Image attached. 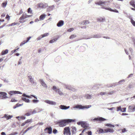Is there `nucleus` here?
Masks as SVG:
<instances>
[{"label": "nucleus", "mask_w": 135, "mask_h": 135, "mask_svg": "<svg viewBox=\"0 0 135 135\" xmlns=\"http://www.w3.org/2000/svg\"><path fill=\"white\" fill-rule=\"evenodd\" d=\"M75 121V119H64L57 121L55 122V123L56 124H58L59 126L62 127L65 126L67 123L74 122Z\"/></svg>", "instance_id": "1"}, {"label": "nucleus", "mask_w": 135, "mask_h": 135, "mask_svg": "<svg viewBox=\"0 0 135 135\" xmlns=\"http://www.w3.org/2000/svg\"><path fill=\"white\" fill-rule=\"evenodd\" d=\"M101 37V35L100 34H98L96 35H91L90 36V37H88V38L83 37L79 39H78L77 41H79L83 39H88L92 38H98Z\"/></svg>", "instance_id": "2"}, {"label": "nucleus", "mask_w": 135, "mask_h": 135, "mask_svg": "<svg viewBox=\"0 0 135 135\" xmlns=\"http://www.w3.org/2000/svg\"><path fill=\"white\" fill-rule=\"evenodd\" d=\"M62 85L66 89H67L71 90L73 91H76V89L75 88L70 85H66L64 83H62Z\"/></svg>", "instance_id": "3"}, {"label": "nucleus", "mask_w": 135, "mask_h": 135, "mask_svg": "<svg viewBox=\"0 0 135 135\" xmlns=\"http://www.w3.org/2000/svg\"><path fill=\"white\" fill-rule=\"evenodd\" d=\"M63 133L64 134L70 135L71 134L70 128L69 127H65L64 129Z\"/></svg>", "instance_id": "4"}, {"label": "nucleus", "mask_w": 135, "mask_h": 135, "mask_svg": "<svg viewBox=\"0 0 135 135\" xmlns=\"http://www.w3.org/2000/svg\"><path fill=\"white\" fill-rule=\"evenodd\" d=\"M91 120L93 121H103L105 120H107V119L104 118L102 117H98L97 118H95L94 119H91Z\"/></svg>", "instance_id": "5"}, {"label": "nucleus", "mask_w": 135, "mask_h": 135, "mask_svg": "<svg viewBox=\"0 0 135 135\" xmlns=\"http://www.w3.org/2000/svg\"><path fill=\"white\" fill-rule=\"evenodd\" d=\"M2 86V84H0V87ZM0 94L3 95V97L2 98V99H5L8 98V97L6 96L7 93L5 92H0Z\"/></svg>", "instance_id": "6"}, {"label": "nucleus", "mask_w": 135, "mask_h": 135, "mask_svg": "<svg viewBox=\"0 0 135 135\" xmlns=\"http://www.w3.org/2000/svg\"><path fill=\"white\" fill-rule=\"evenodd\" d=\"M28 80H29V81L32 84H36V83L34 81L33 78H32L31 76H28Z\"/></svg>", "instance_id": "7"}, {"label": "nucleus", "mask_w": 135, "mask_h": 135, "mask_svg": "<svg viewBox=\"0 0 135 135\" xmlns=\"http://www.w3.org/2000/svg\"><path fill=\"white\" fill-rule=\"evenodd\" d=\"M9 94L11 96L13 94H22V93L20 91H11L9 93Z\"/></svg>", "instance_id": "8"}, {"label": "nucleus", "mask_w": 135, "mask_h": 135, "mask_svg": "<svg viewBox=\"0 0 135 135\" xmlns=\"http://www.w3.org/2000/svg\"><path fill=\"white\" fill-rule=\"evenodd\" d=\"M39 80L40 83L43 87L45 88H47V86L46 84L45 83L42 79H40Z\"/></svg>", "instance_id": "9"}, {"label": "nucleus", "mask_w": 135, "mask_h": 135, "mask_svg": "<svg viewBox=\"0 0 135 135\" xmlns=\"http://www.w3.org/2000/svg\"><path fill=\"white\" fill-rule=\"evenodd\" d=\"M45 102L50 105H55L56 104V103L55 102L50 100H45Z\"/></svg>", "instance_id": "10"}, {"label": "nucleus", "mask_w": 135, "mask_h": 135, "mask_svg": "<svg viewBox=\"0 0 135 135\" xmlns=\"http://www.w3.org/2000/svg\"><path fill=\"white\" fill-rule=\"evenodd\" d=\"M46 5V4H44L43 3H39L37 4V7L39 8H45Z\"/></svg>", "instance_id": "11"}, {"label": "nucleus", "mask_w": 135, "mask_h": 135, "mask_svg": "<svg viewBox=\"0 0 135 135\" xmlns=\"http://www.w3.org/2000/svg\"><path fill=\"white\" fill-rule=\"evenodd\" d=\"M126 108H122L120 106L118 107H117V111H120L123 112H125L126 111Z\"/></svg>", "instance_id": "12"}, {"label": "nucleus", "mask_w": 135, "mask_h": 135, "mask_svg": "<svg viewBox=\"0 0 135 135\" xmlns=\"http://www.w3.org/2000/svg\"><path fill=\"white\" fill-rule=\"evenodd\" d=\"M59 108L62 110H66L69 108H70L69 106H66L64 105H61L59 106Z\"/></svg>", "instance_id": "13"}, {"label": "nucleus", "mask_w": 135, "mask_h": 135, "mask_svg": "<svg viewBox=\"0 0 135 135\" xmlns=\"http://www.w3.org/2000/svg\"><path fill=\"white\" fill-rule=\"evenodd\" d=\"M106 2L105 1L103 2L102 1H100L98 2H95V4L103 6L104 4Z\"/></svg>", "instance_id": "14"}, {"label": "nucleus", "mask_w": 135, "mask_h": 135, "mask_svg": "<svg viewBox=\"0 0 135 135\" xmlns=\"http://www.w3.org/2000/svg\"><path fill=\"white\" fill-rule=\"evenodd\" d=\"M64 21L63 20L59 21L57 24V26L58 27H60L63 25Z\"/></svg>", "instance_id": "15"}, {"label": "nucleus", "mask_w": 135, "mask_h": 135, "mask_svg": "<svg viewBox=\"0 0 135 135\" xmlns=\"http://www.w3.org/2000/svg\"><path fill=\"white\" fill-rule=\"evenodd\" d=\"M85 108V106H82L81 105L78 104L75 105L74 108H78L82 109L84 108Z\"/></svg>", "instance_id": "16"}, {"label": "nucleus", "mask_w": 135, "mask_h": 135, "mask_svg": "<svg viewBox=\"0 0 135 135\" xmlns=\"http://www.w3.org/2000/svg\"><path fill=\"white\" fill-rule=\"evenodd\" d=\"M47 130V133L49 134H51L52 132V129L51 127H47L45 129V131Z\"/></svg>", "instance_id": "17"}, {"label": "nucleus", "mask_w": 135, "mask_h": 135, "mask_svg": "<svg viewBox=\"0 0 135 135\" xmlns=\"http://www.w3.org/2000/svg\"><path fill=\"white\" fill-rule=\"evenodd\" d=\"M114 132V130L112 129L108 128L105 129V132L107 133L108 132L110 133H113Z\"/></svg>", "instance_id": "18"}, {"label": "nucleus", "mask_w": 135, "mask_h": 135, "mask_svg": "<svg viewBox=\"0 0 135 135\" xmlns=\"http://www.w3.org/2000/svg\"><path fill=\"white\" fill-rule=\"evenodd\" d=\"M26 13H23L22 15V16L20 18L19 20H20V23H22L21 20H23L24 19L26 18Z\"/></svg>", "instance_id": "19"}, {"label": "nucleus", "mask_w": 135, "mask_h": 135, "mask_svg": "<svg viewBox=\"0 0 135 135\" xmlns=\"http://www.w3.org/2000/svg\"><path fill=\"white\" fill-rule=\"evenodd\" d=\"M81 124V126L84 128H87L88 127V124H87L85 122H83Z\"/></svg>", "instance_id": "20"}, {"label": "nucleus", "mask_w": 135, "mask_h": 135, "mask_svg": "<svg viewBox=\"0 0 135 135\" xmlns=\"http://www.w3.org/2000/svg\"><path fill=\"white\" fill-rule=\"evenodd\" d=\"M97 20L98 22H103V21H105V19L104 17L103 18L102 17H100L98 18L97 19Z\"/></svg>", "instance_id": "21"}, {"label": "nucleus", "mask_w": 135, "mask_h": 135, "mask_svg": "<svg viewBox=\"0 0 135 135\" xmlns=\"http://www.w3.org/2000/svg\"><path fill=\"white\" fill-rule=\"evenodd\" d=\"M13 116L12 115H8L7 114H5L4 115V116L2 118H6L7 120H8L11 118Z\"/></svg>", "instance_id": "22"}, {"label": "nucleus", "mask_w": 135, "mask_h": 135, "mask_svg": "<svg viewBox=\"0 0 135 135\" xmlns=\"http://www.w3.org/2000/svg\"><path fill=\"white\" fill-rule=\"evenodd\" d=\"M84 97L87 99H91L92 98V97L91 95L89 94L85 95Z\"/></svg>", "instance_id": "23"}, {"label": "nucleus", "mask_w": 135, "mask_h": 135, "mask_svg": "<svg viewBox=\"0 0 135 135\" xmlns=\"http://www.w3.org/2000/svg\"><path fill=\"white\" fill-rule=\"evenodd\" d=\"M72 129L71 130V132H72V134H75L76 133V128L75 127H72Z\"/></svg>", "instance_id": "24"}, {"label": "nucleus", "mask_w": 135, "mask_h": 135, "mask_svg": "<svg viewBox=\"0 0 135 135\" xmlns=\"http://www.w3.org/2000/svg\"><path fill=\"white\" fill-rule=\"evenodd\" d=\"M46 15L44 14H42L39 17V19L40 20H43L45 17Z\"/></svg>", "instance_id": "25"}, {"label": "nucleus", "mask_w": 135, "mask_h": 135, "mask_svg": "<svg viewBox=\"0 0 135 135\" xmlns=\"http://www.w3.org/2000/svg\"><path fill=\"white\" fill-rule=\"evenodd\" d=\"M52 88V89L54 90L56 92L58 93V91L60 90V89H59L57 88V87L55 86H53Z\"/></svg>", "instance_id": "26"}, {"label": "nucleus", "mask_w": 135, "mask_h": 135, "mask_svg": "<svg viewBox=\"0 0 135 135\" xmlns=\"http://www.w3.org/2000/svg\"><path fill=\"white\" fill-rule=\"evenodd\" d=\"M22 100H23V101H24L26 102L29 103L30 102L29 100L28 99L26 98L22 97Z\"/></svg>", "instance_id": "27"}, {"label": "nucleus", "mask_w": 135, "mask_h": 135, "mask_svg": "<svg viewBox=\"0 0 135 135\" xmlns=\"http://www.w3.org/2000/svg\"><path fill=\"white\" fill-rule=\"evenodd\" d=\"M89 23V21L88 20L84 21L81 22V24L86 25Z\"/></svg>", "instance_id": "28"}, {"label": "nucleus", "mask_w": 135, "mask_h": 135, "mask_svg": "<svg viewBox=\"0 0 135 135\" xmlns=\"http://www.w3.org/2000/svg\"><path fill=\"white\" fill-rule=\"evenodd\" d=\"M58 40V38H54L51 40H50L49 41V43H52L55 42L57 40Z\"/></svg>", "instance_id": "29"}, {"label": "nucleus", "mask_w": 135, "mask_h": 135, "mask_svg": "<svg viewBox=\"0 0 135 135\" xmlns=\"http://www.w3.org/2000/svg\"><path fill=\"white\" fill-rule=\"evenodd\" d=\"M8 50L7 49H6L4 51H3L1 52L2 55H4L8 53Z\"/></svg>", "instance_id": "30"}, {"label": "nucleus", "mask_w": 135, "mask_h": 135, "mask_svg": "<svg viewBox=\"0 0 135 135\" xmlns=\"http://www.w3.org/2000/svg\"><path fill=\"white\" fill-rule=\"evenodd\" d=\"M133 105H131L129 106L128 107V110L130 112H133Z\"/></svg>", "instance_id": "31"}, {"label": "nucleus", "mask_w": 135, "mask_h": 135, "mask_svg": "<svg viewBox=\"0 0 135 135\" xmlns=\"http://www.w3.org/2000/svg\"><path fill=\"white\" fill-rule=\"evenodd\" d=\"M99 133H105V131H104L102 129L99 128Z\"/></svg>", "instance_id": "32"}, {"label": "nucleus", "mask_w": 135, "mask_h": 135, "mask_svg": "<svg viewBox=\"0 0 135 135\" xmlns=\"http://www.w3.org/2000/svg\"><path fill=\"white\" fill-rule=\"evenodd\" d=\"M105 126H107L110 127H115L114 126V125H113L109 123H107L106 124Z\"/></svg>", "instance_id": "33"}, {"label": "nucleus", "mask_w": 135, "mask_h": 135, "mask_svg": "<svg viewBox=\"0 0 135 135\" xmlns=\"http://www.w3.org/2000/svg\"><path fill=\"white\" fill-rule=\"evenodd\" d=\"M99 85V84L97 85H94L91 88L92 89H96L98 88V85Z\"/></svg>", "instance_id": "34"}, {"label": "nucleus", "mask_w": 135, "mask_h": 135, "mask_svg": "<svg viewBox=\"0 0 135 135\" xmlns=\"http://www.w3.org/2000/svg\"><path fill=\"white\" fill-rule=\"evenodd\" d=\"M108 9L109 11H110L113 12H115L116 13H118V11L116 9Z\"/></svg>", "instance_id": "35"}, {"label": "nucleus", "mask_w": 135, "mask_h": 135, "mask_svg": "<svg viewBox=\"0 0 135 135\" xmlns=\"http://www.w3.org/2000/svg\"><path fill=\"white\" fill-rule=\"evenodd\" d=\"M130 4L133 6L135 8V1H132L130 2Z\"/></svg>", "instance_id": "36"}, {"label": "nucleus", "mask_w": 135, "mask_h": 135, "mask_svg": "<svg viewBox=\"0 0 135 135\" xmlns=\"http://www.w3.org/2000/svg\"><path fill=\"white\" fill-rule=\"evenodd\" d=\"M49 35V33H45L43 35H41L42 36V37H44L47 36Z\"/></svg>", "instance_id": "37"}, {"label": "nucleus", "mask_w": 135, "mask_h": 135, "mask_svg": "<svg viewBox=\"0 0 135 135\" xmlns=\"http://www.w3.org/2000/svg\"><path fill=\"white\" fill-rule=\"evenodd\" d=\"M76 37V36L75 35H71L70 37L69 38L70 39H73L75 38Z\"/></svg>", "instance_id": "38"}, {"label": "nucleus", "mask_w": 135, "mask_h": 135, "mask_svg": "<svg viewBox=\"0 0 135 135\" xmlns=\"http://www.w3.org/2000/svg\"><path fill=\"white\" fill-rule=\"evenodd\" d=\"M32 102L34 103H36L38 102H39V100L36 99H33L32 101Z\"/></svg>", "instance_id": "39"}, {"label": "nucleus", "mask_w": 135, "mask_h": 135, "mask_svg": "<svg viewBox=\"0 0 135 135\" xmlns=\"http://www.w3.org/2000/svg\"><path fill=\"white\" fill-rule=\"evenodd\" d=\"M7 4V2H3L2 4V6L3 7H5Z\"/></svg>", "instance_id": "40"}, {"label": "nucleus", "mask_w": 135, "mask_h": 135, "mask_svg": "<svg viewBox=\"0 0 135 135\" xmlns=\"http://www.w3.org/2000/svg\"><path fill=\"white\" fill-rule=\"evenodd\" d=\"M131 22L132 25L135 27V21H134L133 19H131Z\"/></svg>", "instance_id": "41"}, {"label": "nucleus", "mask_w": 135, "mask_h": 135, "mask_svg": "<svg viewBox=\"0 0 135 135\" xmlns=\"http://www.w3.org/2000/svg\"><path fill=\"white\" fill-rule=\"evenodd\" d=\"M22 96L24 97H26L29 98H31V97L30 96L26 95L25 93H23L22 95Z\"/></svg>", "instance_id": "42"}, {"label": "nucleus", "mask_w": 135, "mask_h": 135, "mask_svg": "<svg viewBox=\"0 0 135 135\" xmlns=\"http://www.w3.org/2000/svg\"><path fill=\"white\" fill-rule=\"evenodd\" d=\"M27 43V42L26 41H23L21 43V44H20V46H22L23 45L25 44V43Z\"/></svg>", "instance_id": "43"}, {"label": "nucleus", "mask_w": 135, "mask_h": 135, "mask_svg": "<svg viewBox=\"0 0 135 135\" xmlns=\"http://www.w3.org/2000/svg\"><path fill=\"white\" fill-rule=\"evenodd\" d=\"M32 121V119H28V120H26L25 122L26 123H28L31 122Z\"/></svg>", "instance_id": "44"}, {"label": "nucleus", "mask_w": 135, "mask_h": 135, "mask_svg": "<svg viewBox=\"0 0 135 135\" xmlns=\"http://www.w3.org/2000/svg\"><path fill=\"white\" fill-rule=\"evenodd\" d=\"M86 133H87L88 135H91L92 134V132L90 131L86 132Z\"/></svg>", "instance_id": "45"}, {"label": "nucleus", "mask_w": 135, "mask_h": 135, "mask_svg": "<svg viewBox=\"0 0 135 135\" xmlns=\"http://www.w3.org/2000/svg\"><path fill=\"white\" fill-rule=\"evenodd\" d=\"M19 107L18 106V103L17 104L15 105V106H13V108L14 109H16V108H17L18 107Z\"/></svg>", "instance_id": "46"}, {"label": "nucleus", "mask_w": 135, "mask_h": 135, "mask_svg": "<svg viewBox=\"0 0 135 135\" xmlns=\"http://www.w3.org/2000/svg\"><path fill=\"white\" fill-rule=\"evenodd\" d=\"M57 130L56 129H53V133L55 134H56V133H57Z\"/></svg>", "instance_id": "47"}, {"label": "nucleus", "mask_w": 135, "mask_h": 135, "mask_svg": "<svg viewBox=\"0 0 135 135\" xmlns=\"http://www.w3.org/2000/svg\"><path fill=\"white\" fill-rule=\"evenodd\" d=\"M127 18H129L130 19L131 21V19H133L131 16H130L129 15H127Z\"/></svg>", "instance_id": "48"}, {"label": "nucleus", "mask_w": 135, "mask_h": 135, "mask_svg": "<svg viewBox=\"0 0 135 135\" xmlns=\"http://www.w3.org/2000/svg\"><path fill=\"white\" fill-rule=\"evenodd\" d=\"M74 30V29L73 28H71L69 29L68 30V31L69 32H71L73 31Z\"/></svg>", "instance_id": "49"}, {"label": "nucleus", "mask_w": 135, "mask_h": 135, "mask_svg": "<svg viewBox=\"0 0 135 135\" xmlns=\"http://www.w3.org/2000/svg\"><path fill=\"white\" fill-rule=\"evenodd\" d=\"M84 106H85V107L84 108H88L91 107V105H88Z\"/></svg>", "instance_id": "50"}, {"label": "nucleus", "mask_w": 135, "mask_h": 135, "mask_svg": "<svg viewBox=\"0 0 135 135\" xmlns=\"http://www.w3.org/2000/svg\"><path fill=\"white\" fill-rule=\"evenodd\" d=\"M23 12L22 11V10L21 9L20 10V11L19 13H17V15H21V14H22Z\"/></svg>", "instance_id": "51"}, {"label": "nucleus", "mask_w": 135, "mask_h": 135, "mask_svg": "<svg viewBox=\"0 0 135 135\" xmlns=\"http://www.w3.org/2000/svg\"><path fill=\"white\" fill-rule=\"evenodd\" d=\"M58 93L60 95L63 94L62 93L60 90L59 91H58Z\"/></svg>", "instance_id": "52"}, {"label": "nucleus", "mask_w": 135, "mask_h": 135, "mask_svg": "<svg viewBox=\"0 0 135 135\" xmlns=\"http://www.w3.org/2000/svg\"><path fill=\"white\" fill-rule=\"evenodd\" d=\"M28 12L29 13H32V11L31 10V9H28Z\"/></svg>", "instance_id": "53"}, {"label": "nucleus", "mask_w": 135, "mask_h": 135, "mask_svg": "<svg viewBox=\"0 0 135 135\" xmlns=\"http://www.w3.org/2000/svg\"><path fill=\"white\" fill-rule=\"evenodd\" d=\"M122 132L123 133H124L126 131V129L125 128H124L123 129H122Z\"/></svg>", "instance_id": "54"}, {"label": "nucleus", "mask_w": 135, "mask_h": 135, "mask_svg": "<svg viewBox=\"0 0 135 135\" xmlns=\"http://www.w3.org/2000/svg\"><path fill=\"white\" fill-rule=\"evenodd\" d=\"M114 92L113 91H110L108 92V94L109 95H112V94H113V93H114Z\"/></svg>", "instance_id": "55"}, {"label": "nucleus", "mask_w": 135, "mask_h": 135, "mask_svg": "<svg viewBox=\"0 0 135 135\" xmlns=\"http://www.w3.org/2000/svg\"><path fill=\"white\" fill-rule=\"evenodd\" d=\"M107 93L105 92H101L100 93V94L101 95H105Z\"/></svg>", "instance_id": "56"}, {"label": "nucleus", "mask_w": 135, "mask_h": 135, "mask_svg": "<svg viewBox=\"0 0 135 135\" xmlns=\"http://www.w3.org/2000/svg\"><path fill=\"white\" fill-rule=\"evenodd\" d=\"M19 49V48H17V49H15V50H14L12 51L11 52L12 53V54L14 53V52H15V51L17 50H18V49Z\"/></svg>", "instance_id": "57"}, {"label": "nucleus", "mask_w": 135, "mask_h": 135, "mask_svg": "<svg viewBox=\"0 0 135 135\" xmlns=\"http://www.w3.org/2000/svg\"><path fill=\"white\" fill-rule=\"evenodd\" d=\"M11 101L12 102H16L17 101V100L14 99L12 98L11 100Z\"/></svg>", "instance_id": "58"}, {"label": "nucleus", "mask_w": 135, "mask_h": 135, "mask_svg": "<svg viewBox=\"0 0 135 135\" xmlns=\"http://www.w3.org/2000/svg\"><path fill=\"white\" fill-rule=\"evenodd\" d=\"M124 81H125L124 80H121L120 81H119L118 83L119 84H121V83L122 82H124Z\"/></svg>", "instance_id": "59"}, {"label": "nucleus", "mask_w": 135, "mask_h": 135, "mask_svg": "<svg viewBox=\"0 0 135 135\" xmlns=\"http://www.w3.org/2000/svg\"><path fill=\"white\" fill-rule=\"evenodd\" d=\"M6 18L9 20L10 19V16L8 15H7L6 16Z\"/></svg>", "instance_id": "60"}, {"label": "nucleus", "mask_w": 135, "mask_h": 135, "mask_svg": "<svg viewBox=\"0 0 135 135\" xmlns=\"http://www.w3.org/2000/svg\"><path fill=\"white\" fill-rule=\"evenodd\" d=\"M31 38V37H29L27 38V40L26 41L27 42Z\"/></svg>", "instance_id": "61"}, {"label": "nucleus", "mask_w": 135, "mask_h": 135, "mask_svg": "<svg viewBox=\"0 0 135 135\" xmlns=\"http://www.w3.org/2000/svg\"><path fill=\"white\" fill-rule=\"evenodd\" d=\"M88 129L87 128H85L82 131V133H83L84 131H88Z\"/></svg>", "instance_id": "62"}, {"label": "nucleus", "mask_w": 135, "mask_h": 135, "mask_svg": "<svg viewBox=\"0 0 135 135\" xmlns=\"http://www.w3.org/2000/svg\"><path fill=\"white\" fill-rule=\"evenodd\" d=\"M133 74H131L129 75L127 77V78H129L132 77L133 76Z\"/></svg>", "instance_id": "63"}, {"label": "nucleus", "mask_w": 135, "mask_h": 135, "mask_svg": "<svg viewBox=\"0 0 135 135\" xmlns=\"http://www.w3.org/2000/svg\"><path fill=\"white\" fill-rule=\"evenodd\" d=\"M83 122V121L79 122L77 123V124L78 125H81V126L82 123V122Z\"/></svg>", "instance_id": "64"}]
</instances>
